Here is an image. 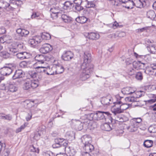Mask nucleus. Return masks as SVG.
Masks as SVG:
<instances>
[{"label": "nucleus", "mask_w": 156, "mask_h": 156, "mask_svg": "<svg viewBox=\"0 0 156 156\" xmlns=\"http://www.w3.org/2000/svg\"><path fill=\"white\" fill-rule=\"evenodd\" d=\"M112 98L110 95H108L106 97H104L102 98L101 102L104 106H107L112 104Z\"/></svg>", "instance_id": "17"}, {"label": "nucleus", "mask_w": 156, "mask_h": 156, "mask_svg": "<svg viewBox=\"0 0 156 156\" xmlns=\"http://www.w3.org/2000/svg\"><path fill=\"white\" fill-rule=\"evenodd\" d=\"M23 2L20 0H10V5H14L16 6H19L23 4Z\"/></svg>", "instance_id": "41"}, {"label": "nucleus", "mask_w": 156, "mask_h": 156, "mask_svg": "<svg viewBox=\"0 0 156 156\" xmlns=\"http://www.w3.org/2000/svg\"><path fill=\"white\" fill-rule=\"evenodd\" d=\"M30 150L32 152H36L37 153H38L39 152V150L38 148H36L33 146L31 147Z\"/></svg>", "instance_id": "55"}, {"label": "nucleus", "mask_w": 156, "mask_h": 156, "mask_svg": "<svg viewBox=\"0 0 156 156\" xmlns=\"http://www.w3.org/2000/svg\"><path fill=\"white\" fill-rule=\"evenodd\" d=\"M10 69L9 66H5L1 69L0 73L3 76L9 75V73H8Z\"/></svg>", "instance_id": "26"}, {"label": "nucleus", "mask_w": 156, "mask_h": 156, "mask_svg": "<svg viewBox=\"0 0 156 156\" xmlns=\"http://www.w3.org/2000/svg\"><path fill=\"white\" fill-rule=\"evenodd\" d=\"M82 1V0H74L73 3V8L75 10L78 12L83 10L84 8L81 6Z\"/></svg>", "instance_id": "12"}, {"label": "nucleus", "mask_w": 156, "mask_h": 156, "mask_svg": "<svg viewBox=\"0 0 156 156\" xmlns=\"http://www.w3.org/2000/svg\"><path fill=\"white\" fill-rule=\"evenodd\" d=\"M81 140L83 144L86 145L87 144H91L92 139L90 135H85L81 138Z\"/></svg>", "instance_id": "18"}, {"label": "nucleus", "mask_w": 156, "mask_h": 156, "mask_svg": "<svg viewBox=\"0 0 156 156\" xmlns=\"http://www.w3.org/2000/svg\"><path fill=\"white\" fill-rule=\"evenodd\" d=\"M30 75L31 78H34L36 77L37 73L35 72H33L30 73Z\"/></svg>", "instance_id": "61"}, {"label": "nucleus", "mask_w": 156, "mask_h": 156, "mask_svg": "<svg viewBox=\"0 0 156 156\" xmlns=\"http://www.w3.org/2000/svg\"><path fill=\"white\" fill-rule=\"evenodd\" d=\"M136 4L135 3L134 5L138 8H141L146 5V2L145 0H136Z\"/></svg>", "instance_id": "25"}, {"label": "nucleus", "mask_w": 156, "mask_h": 156, "mask_svg": "<svg viewBox=\"0 0 156 156\" xmlns=\"http://www.w3.org/2000/svg\"><path fill=\"white\" fill-rule=\"evenodd\" d=\"M91 58V54L88 52H85L83 55V62L82 64H84V66H86L93 65L92 64L89 63L90 62Z\"/></svg>", "instance_id": "9"}, {"label": "nucleus", "mask_w": 156, "mask_h": 156, "mask_svg": "<svg viewBox=\"0 0 156 156\" xmlns=\"http://www.w3.org/2000/svg\"><path fill=\"white\" fill-rule=\"evenodd\" d=\"M87 4L86 5V7L87 8H91L94 7L95 6V1H91L89 2H87Z\"/></svg>", "instance_id": "45"}, {"label": "nucleus", "mask_w": 156, "mask_h": 156, "mask_svg": "<svg viewBox=\"0 0 156 156\" xmlns=\"http://www.w3.org/2000/svg\"><path fill=\"white\" fill-rule=\"evenodd\" d=\"M36 69V71L37 73H40L42 74H47L48 75H51L52 74H50L48 71L50 70V67H45L42 66H38L35 67Z\"/></svg>", "instance_id": "10"}, {"label": "nucleus", "mask_w": 156, "mask_h": 156, "mask_svg": "<svg viewBox=\"0 0 156 156\" xmlns=\"http://www.w3.org/2000/svg\"><path fill=\"white\" fill-rule=\"evenodd\" d=\"M50 11L52 13L51 15V16L53 19L57 18L61 16L60 9L58 6H53L51 8Z\"/></svg>", "instance_id": "7"}, {"label": "nucleus", "mask_w": 156, "mask_h": 156, "mask_svg": "<svg viewBox=\"0 0 156 156\" xmlns=\"http://www.w3.org/2000/svg\"><path fill=\"white\" fill-rule=\"evenodd\" d=\"M132 64L133 68L137 70L144 69L146 65V63L142 62L140 61H133Z\"/></svg>", "instance_id": "14"}, {"label": "nucleus", "mask_w": 156, "mask_h": 156, "mask_svg": "<svg viewBox=\"0 0 156 156\" xmlns=\"http://www.w3.org/2000/svg\"><path fill=\"white\" fill-rule=\"evenodd\" d=\"M131 89L132 88L130 87H126L122 89V92L124 94H129L135 92L134 91H131Z\"/></svg>", "instance_id": "31"}, {"label": "nucleus", "mask_w": 156, "mask_h": 156, "mask_svg": "<svg viewBox=\"0 0 156 156\" xmlns=\"http://www.w3.org/2000/svg\"><path fill=\"white\" fill-rule=\"evenodd\" d=\"M73 56L74 55L71 51H66L62 55V58L64 61H69L73 58Z\"/></svg>", "instance_id": "13"}, {"label": "nucleus", "mask_w": 156, "mask_h": 156, "mask_svg": "<svg viewBox=\"0 0 156 156\" xmlns=\"http://www.w3.org/2000/svg\"><path fill=\"white\" fill-rule=\"evenodd\" d=\"M9 6L10 4L6 2H0V9H4L9 11L10 10Z\"/></svg>", "instance_id": "30"}, {"label": "nucleus", "mask_w": 156, "mask_h": 156, "mask_svg": "<svg viewBox=\"0 0 156 156\" xmlns=\"http://www.w3.org/2000/svg\"><path fill=\"white\" fill-rule=\"evenodd\" d=\"M119 108L115 110V112H117L118 115L117 117H115V120L119 122H124L128 120V119L126 116L120 114V113L123 112L124 110L128 108L127 104H122Z\"/></svg>", "instance_id": "2"}, {"label": "nucleus", "mask_w": 156, "mask_h": 156, "mask_svg": "<svg viewBox=\"0 0 156 156\" xmlns=\"http://www.w3.org/2000/svg\"><path fill=\"white\" fill-rule=\"evenodd\" d=\"M125 100L127 102H137L138 101L134 96L126 97L125 98Z\"/></svg>", "instance_id": "44"}, {"label": "nucleus", "mask_w": 156, "mask_h": 156, "mask_svg": "<svg viewBox=\"0 0 156 156\" xmlns=\"http://www.w3.org/2000/svg\"><path fill=\"white\" fill-rule=\"evenodd\" d=\"M16 32L22 37H26L29 33V31L25 29L18 28L16 30Z\"/></svg>", "instance_id": "21"}, {"label": "nucleus", "mask_w": 156, "mask_h": 156, "mask_svg": "<svg viewBox=\"0 0 156 156\" xmlns=\"http://www.w3.org/2000/svg\"><path fill=\"white\" fill-rule=\"evenodd\" d=\"M73 3L70 1H66L64 3L63 8L65 10L70 9L72 7L73 8Z\"/></svg>", "instance_id": "28"}, {"label": "nucleus", "mask_w": 156, "mask_h": 156, "mask_svg": "<svg viewBox=\"0 0 156 156\" xmlns=\"http://www.w3.org/2000/svg\"><path fill=\"white\" fill-rule=\"evenodd\" d=\"M153 141L151 140H145L144 142V146L146 148H150L152 146Z\"/></svg>", "instance_id": "37"}, {"label": "nucleus", "mask_w": 156, "mask_h": 156, "mask_svg": "<svg viewBox=\"0 0 156 156\" xmlns=\"http://www.w3.org/2000/svg\"><path fill=\"white\" fill-rule=\"evenodd\" d=\"M41 37V42L43 40H49L51 38V36L50 34L47 33H42L41 36H40Z\"/></svg>", "instance_id": "38"}, {"label": "nucleus", "mask_w": 156, "mask_h": 156, "mask_svg": "<svg viewBox=\"0 0 156 156\" xmlns=\"http://www.w3.org/2000/svg\"><path fill=\"white\" fill-rule=\"evenodd\" d=\"M93 120L92 118L90 119H85L84 120V128L91 129L96 128L98 126V124Z\"/></svg>", "instance_id": "6"}, {"label": "nucleus", "mask_w": 156, "mask_h": 156, "mask_svg": "<svg viewBox=\"0 0 156 156\" xmlns=\"http://www.w3.org/2000/svg\"><path fill=\"white\" fill-rule=\"evenodd\" d=\"M135 3L132 0H129L126 4L123 5V6L128 9H132Z\"/></svg>", "instance_id": "32"}, {"label": "nucleus", "mask_w": 156, "mask_h": 156, "mask_svg": "<svg viewBox=\"0 0 156 156\" xmlns=\"http://www.w3.org/2000/svg\"><path fill=\"white\" fill-rule=\"evenodd\" d=\"M26 124L25 123L23 125H22L20 128L17 129L16 130V133H19L21 131V130L24 129L25 127Z\"/></svg>", "instance_id": "52"}, {"label": "nucleus", "mask_w": 156, "mask_h": 156, "mask_svg": "<svg viewBox=\"0 0 156 156\" xmlns=\"http://www.w3.org/2000/svg\"><path fill=\"white\" fill-rule=\"evenodd\" d=\"M147 17L152 20L156 21V15L153 10H150L147 12Z\"/></svg>", "instance_id": "24"}, {"label": "nucleus", "mask_w": 156, "mask_h": 156, "mask_svg": "<svg viewBox=\"0 0 156 156\" xmlns=\"http://www.w3.org/2000/svg\"><path fill=\"white\" fill-rule=\"evenodd\" d=\"M31 80L27 81L23 84V88L25 90H28L31 87Z\"/></svg>", "instance_id": "40"}, {"label": "nucleus", "mask_w": 156, "mask_h": 156, "mask_svg": "<svg viewBox=\"0 0 156 156\" xmlns=\"http://www.w3.org/2000/svg\"><path fill=\"white\" fill-rule=\"evenodd\" d=\"M135 78L138 80H142L143 78V74L142 73L140 72H137L136 74Z\"/></svg>", "instance_id": "46"}, {"label": "nucleus", "mask_w": 156, "mask_h": 156, "mask_svg": "<svg viewBox=\"0 0 156 156\" xmlns=\"http://www.w3.org/2000/svg\"><path fill=\"white\" fill-rule=\"evenodd\" d=\"M111 125V130L112 129H116L117 124L116 123H110Z\"/></svg>", "instance_id": "64"}, {"label": "nucleus", "mask_w": 156, "mask_h": 156, "mask_svg": "<svg viewBox=\"0 0 156 156\" xmlns=\"http://www.w3.org/2000/svg\"><path fill=\"white\" fill-rule=\"evenodd\" d=\"M10 153V151L9 149H5L4 151V152L2 156H9Z\"/></svg>", "instance_id": "59"}, {"label": "nucleus", "mask_w": 156, "mask_h": 156, "mask_svg": "<svg viewBox=\"0 0 156 156\" xmlns=\"http://www.w3.org/2000/svg\"><path fill=\"white\" fill-rule=\"evenodd\" d=\"M116 98L117 99V101L113 102L114 105H113L112 107V111L113 113V115L115 116V117H117V115H118L117 112H115V110H116L117 109H118V108H119V107L121 106L122 104V102L120 101H118L117 99H118L119 98H120V99H121V98H122V97H120L119 95H117L115 96Z\"/></svg>", "instance_id": "8"}, {"label": "nucleus", "mask_w": 156, "mask_h": 156, "mask_svg": "<svg viewBox=\"0 0 156 156\" xmlns=\"http://www.w3.org/2000/svg\"><path fill=\"white\" fill-rule=\"evenodd\" d=\"M24 72L21 70H16L14 74L12 77V79L14 80L17 79L22 78L24 76Z\"/></svg>", "instance_id": "16"}, {"label": "nucleus", "mask_w": 156, "mask_h": 156, "mask_svg": "<svg viewBox=\"0 0 156 156\" xmlns=\"http://www.w3.org/2000/svg\"><path fill=\"white\" fill-rule=\"evenodd\" d=\"M110 116V114L108 112H104L98 111L95 113H92L90 114V116L92 119L94 120H105L108 116Z\"/></svg>", "instance_id": "3"}, {"label": "nucleus", "mask_w": 156, "mask_h": 156, "mask_svg": "<svg viewBox=\"0 0 156 156\" xmlns=\"http://www.w3.org/2000/svg\"><path fill=\"white\" fill-rule=\"evenodd\" d=\"M149 130L150 133H156V126H152L149 128Z\"/></svg>", "instance_id": "48"}, {"label": "nucleus", "mask_w": 156, "mask_h": 156, "mask_svg": "<svg viewBox=\"0 0 156 156\" xmlns=\"http://www.w3.org/2000/svg\"><path fill=\"white\" fill-rule=\"evenodd\" d=\"M131 120L130 121V123L129 126L127 128V129L130 132H134L136 131L138 127L137 125L134 124Z\"/></svg>", "instance_id": "23"}, {"label": "nucleus", "mask_w": 156, "mask_h": 156, "mask_svg": "<svg viewBox=\"0 0 156 156\" xmlns=\"http://www.w3.org/2000/svg\"><path fill=\"white\" fill-rule=\"evenodd\" d=\"M127 73L130 75H132L134 73V70L133 68H130L127 70Z\"/></svg>", "instance_id": "63"}, {"label": "nucleus", "mask_w": 156, "mask_h": 156, "mask_svg": "<svg viewBox=\"0 0 156 156\" xmlns=\"http://www.w3.org/2000/svg\"><path fill=\"white\" fill-rule=\"evenodd\" d=\"M70 124L72 128L77 131L81 130L83 127L84 128V121L82 123L78 119H72Z\"/></svg>", "instance_id": "4"}, {"label": "nucleus", "mask_w": 156, "mask_h": 156, "mask_svg": "<svg viewBox=\"0 0 156 156\" xmlns=\"http://www.w3.org/2000/svg\"><path fill=\"white\" fill-rule=\"evenodd\" d=\"M144 94H145V92H144V91H143L140 90V94H139L140 95L139 96H134V97H135V98L137 99V98H140L141 97H142V96H144Z\"/></svg>", "instance_id": "62"}, {"label": "nucleus", "mask_w": 156, "mask_h": 156, "mask_svg": "<svg viewBox=\"0 0 156 156\" xmlns=\"http://www.w3.org/2000/svg\"><path fill=\"white\" fill-rule=\"evenodd\" d=\"M76 21L80 23H84L88 20V19L85 16H79L76 19Z\"/></svg>", "instance_id": "33"}, {"label": "nucleus", "mask_w": 156, "mask_h": 156, "mask_svg": "<svg viewBox=\"0 0 156 156\" xmlns=\"http://www.w3.org/2000/svg\"><path fill=\"white\" fill-rule=\"evenodd\" d=\"M10 54L6 51H2L0 52V56L4 58H8Z\"/></svg>", "instance_id": "47"}, {"label": "nucleus", "mask_w": 156, "mask_h": 156, "mask_svg": "<svg viewBox=\"0 0 156 156\" xmlns=\"http://www.w3.org/2000/svg\"><path fill=\"white\" fill-rule=\"evenodd\" d=\"M16 68V65L14 64H10V69L11 71L10 74L14 71L15 70Z\"/></svg>", "instance_id": "57"}, {"label": "nucleus", "mask_w": 156, "mask_h": 156, "mask_svg": "<svg viewBox=\"0 0 156 156\" xmlns=\"http://www.w3.org/2000/svg\"><path fill=\"white\" fill-rule=\"evenodd\" d=\"M44 156H55V155L51 151H48L44 152L43 154Z\"/></svg>", "instance_id": "56"}, {"label": "nucleus", "mask_w": 156, "mask_h": 156, "mask_svg": "<svg viewBox=\"0 0 156 156\" xmlns=\"http://www.w3.org/2000/svg\"><path fill=\"white\" fill-rule=\"evenodd\" d=\"M73 135L74 133L73 131H69L66 133L65 136L66 138V139L71 140L73 138Z\"/></svg>", "instance_id": "39"}, {"label": "nucleus", "mask_w": 156, "mask_h": 156, "mask_svg": "<svg viewBox=\"0 0 156 156\" xmlns=\"http://www.w3.org/2000/svg\"><path fill=\"white\" fill-rule=\"evenodd\" d=\"M0 118L2 119L9 120V115L2 114L0 113Z\"/></svg>", "instance_id": "50"}, {"label": "nucleus", "mask_w": 156, "mask_h": 156, "mask_svg": "<svg viewBox=\"0 0 156 156\" xmlns=\"http://www.w3.org/2000/svg\"><path fill=\"white\" fill-rule=\"evenodd\" d=\"M83 148L85 151L88 152H91L94 150V146L91 144L84 145Z\"/></svg>", "instance_id": "27"}, {"label": "nucleus", "mask_w": 156, "mask_h": 156, "mask_svg": "<svg viewBox=\"0 0 156 156\" xmlns=\"http://www.w3.org/2000/svg\"><path fill=\"white\" fill-rule=\"evenodd\" d=\"M55 143L60 144V145H62L64 149L67 146L68 143V141L66 140L60 138L55 139Z\"/></svg>", "instance_id": "22"}, {"label": "nucleus", "mask_w": 156, "mask_h": 156, "mask_svg": "<svg viewBox=\"0 0 156 156\" xmlns=\"http://www.w3.org/2000/svg\"><path fill=\"white\" fill-rule=\"evenodd\" d=\"M90 152L83 151L81 152V155L82 156H91L90 153Z\"/></svg>", "instance_id": "58"}, {"label": "nucleus", "mask_w": 156, "mask_h": 156, "mask_svg": "<svg viewBox=\"0 0 156 156\" xmlns=\"http://www.w3.org/2000/svg\"><path fill=\"white\" fill-rule=\"evenodd\" d=\"M23 59H24L28 58H30V55L26 52H23Z\"/></svg>", "instance_id": "53"}, {"label": "nucleus", "mask_w": 156, "mask_h": 156, "mask_svg": "<svg viewBox=\"0 0 156 156\" xmlns=\"http://www.w3.org/2000/svg\"><path fill=\"white\" fill-rule=\"evenodd\" d=\"M102 129L106 131H110L111 130V125L110 123H105L101 126Z\"/></svg>", "instance_id": "36"}, {"label": "nucleus", "mask_w": 156, "mask_h": 156, "mask_svg": "<svg viewBox=\"0 0 156 156\" xmlns=\"http://www.w3.org/2000/svg\"><path fill=\"white\" fill-rule=\"evenodd\" d=\"M35 59L37 62L36 64H42L44 63L46 59L44 56L42 55H37L34 58Z\"/></svg>", "instance_id": "19"}, {"label": "nucleus", "mask_w": 156, "mask_h": 156, "mask_svg": "<svg viewBox=\"0 0 156 156\" xmlns=\"http://www.w3.org/2000/svg\"><path fill=\"white\" fill-rule=\"evenodd\" d=\"M17 90L18 88L16 86L10 84V92H15L17 91Z\"/></svg>", "instance_id": "49"}, {"label": "nucleus", "mask_w": 156, "mask_h": 156, "mask_svg": "<svg viewBox=\"0 0 156 156\" xmlns=\"http://www.w3.org/2000/svg\"><path fill=\"white\" fill-rule=\"evenodd\" d=\"M31 88L34 89L37 88L39 85V82L36 80H31Z\"/></svg>", "instance_id": "42"}, {"label": "nucleus", "mask_w": 156, "mask_h": 156, "mask_svg": "<svg viewBox=\"0 0 156 156\" xmlns=\"http://www.w3.org/2000/svg\"><path fill=\"white\" fill-rule=\"evenodd\" d=\"M6 30L4 27H0V35L3 34L5 33Z\"/></svg>", "instance_id": "60"}, {"label": "nucleus", "mask_w": 156, "mask_h": 156, "mask_svg": "<svg viewBox=\"0 0 156 156\" xmlns=\"http://www.w3.org/2000/svg\"><path fill=\"white\" fill-rule=\"evenodd\" d=\"M61 16L62 20L65 23L70 22L72 20V18L67 15L65 14H62L61 13Z\"/></svg>", "instance_id": "29"}, {"label": "nucleus", "mask_w": 156, "mask_h": 156, "mask_svg": "<svg viewBox=\"0 0 156 156\" xmlns=\"http://www.w3.org/2000/svg\"><path fill=\"white\" fill-rule=\"evenodd\" d=\"M13 37L14 39L16 40H20L22 38V37L16 32L13 35Z\"/></svg>", "instance_id": "51"}, {"label": "nucleus", "mask_w": 156, "mask_h": 156, "mask_svg": "<svg viewBox=\"0 0 156 156\" xmlns=\"http://www.w3.org/2000/svg\"><path fill=\"white\" fill-rule=\"evenodd\" d=\"M10 55L15 56L21 60L23 59V52L17 53V50L16 48H12L10 47Z\"/></svg>", "instance_id": "15"}, {"label": "nucleus", "mask_w": 156, "mask_h": 156, "mask_svg": "<svg viewBox=\"0 0 156 156\" xmlns=\"http://www.w3.org/2000/svg\"><path fill=\"white\" fill-rule=\"evenodd\" d=\"M134 124L139 126V124L142 122V120L140 118H134L131 120Z\"/></svg>", "instance_id": "43"}, {"label": "nucleus", "mask_w": 156, "mask_h": 156, "mask_svg": "<svg viewBox=\"0 0 156 156\" xmlns=\"http://www.w3.org/2000/svg\"><path fill=\"white\" fill-rule=\"evenodd\" d=\"M52 49V47L48 44H43L40 49V52L44 54L48 53Z\"/></svg>", "instance_id": "11"}, {"label": "nucleus", "mask_w": 156, "mask_h": 156, "mask_svg": "<svg viewBox=\"0 0 156 156\" xmlns=\"http://www.w3.org/2000/svg\"><path fill=\"white\" fill-rule=\"evenodd\" d=\"M28 62L25 61L21 62L20 64V66L21 67H26L27 65Z\"/></svg>", "instance_id": "54"}, {"label": "nucleus", "mask_w": 156, "mask_h": 156, "mask_svg": "<svg viewBox=\"0 0 156 156\" xmlns=\"http://www.w3.org/2000/svg\"><path fill=\"white\" fill-rule=\"evenodd\" d=\"M56 73L60 74L62 73L64 71V68L63 66L61 65H56Z\"/></svg>", "instance_id": "35"}, {"label": "nucleus", "mask_w": 156, "mask_h": 156, "mask_svg": "<svg viewBox=\"0 0 156 156\" xmlns=\"http://www.w3.org/2000/svg\"><path fill=\"white\" fill-rule=\"evenodd\" d=\"M41 37L39 36H35L29 39L28 43L31 47L35 48L41 43Z\"/></svg>", "instance_id": "5"}, {"label": "nucleus", "mask_w": 156, "mask_h": 156, "mask_svg": "<svg viewBox=\"0 0 156 156\" xmlns=\"http://www.w3.org/2000/svg\"><path fill=\"white\" fill-rule=\"evenodd\" d=\"M82 64L81 66V72L80 75V79L82 81H84L89 78L91 73L93 69V65L90 66H84Z\"/></svg>", "instance_id": "1"}, {"label": "nucleus", "mask_w": 156, "mask_h": 156, "mask_svg": "<svg viewBox=\"0 0 156 156\" xmlns=\"http://www.w3.org/2000/svg\"><path fill=\"white\" fill-rule=\"evenodd\" d=\"M86 36L89 39L96 40L100 38V35L99 34L94 32L88 33L86 34Z\"/></svg>", "instance_id": "20"}, {"label": "nucleus", "mask_w": 156, "mask_h": 156, "mask_svg": "<svg viewBox=\"0 0 156 156\" xmlns=\"http://www.w3.org/2000/svg\"><path fill=\"white\" fill-rule=\"evenodd\" d=\"M64 149L65 151L68 153L70 156H73L76 153L74 150L70 149V147L67 145L65 147Z\"/></svg>", "instance_id": "34"}]
</instances>
